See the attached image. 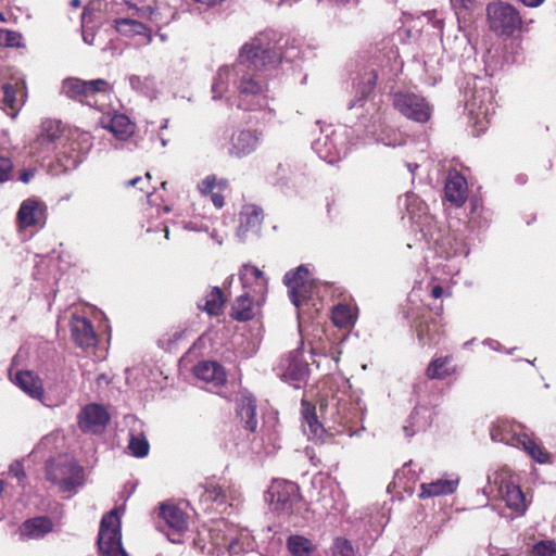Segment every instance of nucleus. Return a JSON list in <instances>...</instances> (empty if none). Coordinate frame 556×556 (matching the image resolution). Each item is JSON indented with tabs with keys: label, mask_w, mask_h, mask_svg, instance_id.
<instances>
[{
	"label": "nucleus",
	"mask_w": 556,
	"mask_h": 556,
	"mask_svg": "<svg viewBox=\"0 0 556 556\" xmlns=\"http://www.w3.org/2000/svg\"><path fill=\"white\" fill-rule=\"evenodd\" d=\"M281 39L280 33L269 28L245 42L237 62L230 67H220L214 77L213 100L220 99L232 86L237 93V108L253 113L257 124H270L276 117V111L269 105L267 71L282 60H291L296 55L282 52Z\"/></svg>",
	"instance_id": "1"
},
{
	"label": "nucleus",
	"mask_w": 556,
	"mask_h": 556,
	"mask_svg": "<svg viewBox=\"0 0 556 556\" xmlns=\"http://www.w3.org/2000/svg\"><path fill=\"white\" fill-rule=\"evenodd\" d=\"M403 68L397 49L384 47L374 54L371 63L354 83L356 98L348 105L345 123L320 128L312 142L313 151L328 164L343 160L352 147L371 140L377 131L374 113H370L368 97L379 80H393Z\"/></svg>",
	"instance_id": "2"
},
{
	"label": "nucleus",
	"mask_w": 556,
	"mask_h": 556,
	"mask_svg": "<svg viewBox=\"0 0 556 556\" xmlns=\"http://www.w3.org/2000/svg\"><path fill=\"white\" fill-rule=\"evenodd\" d=\"M419 218L421 239L438 258L435 266L441 267L445 275L458 274L463 261L470 252L465 240L456 233L443 229L438 220L430 215Z\"/></svg>",
	"instance_id": "3"
},
{
	"label": "nucleus",
	"mask_w": 556,
	"mask_h": 556,
	"mask_svg": "<svg viewBox=\"0 0 556 556\" xmlns=\"http://www.w3.org/2000/svg\"><path fill=\"white\" fill-rule=\"evenodd\" d=\"M264 501L271 511L286 517L290 525L295 527L302 525L303 517L301 514L305 504L296 483L274 479L264 492Z\"/></svg>",
	"instance_id": "4"
},
{
	"label": "nucleus",
	"mask_w": 556,
	"mask_h": 556,
	"mask_svg": "<svg viewBox=\"0 0 556 556\" xmlns=\"http://www.w3.org/2000/svg\"><path fill=\"white\" fill-rule=\"evenodd\" d=\"M465 108L470 115L488 117L494 112L492 81L486 76L469 75L460 87Z\"/></svg>",
	"instance_id": "5"
},
{
	"label": "nucleus",
	"mask_w": 556,
	"mask_h": 556,
	"mask_svg": "<svg viewBox=\"0 0 556 556\" xmlns=\"http://www.w3.org/2000/svg\"><path fill=\"white\" fill-rule=\"evenodd\" d=\"M430 389L428 380L415 383L414 393L417 396V404L409 416L408 425L403 426L405 437L410 438L418 431H424L431 426L437 415L435 407L440 403V394L435 393L426 397Z\"/></svg>",
	"instance_id": "6"
},
{
	"label": "nucleus",
	"mask_w": 556,
	"mask_h": 556,
	"mask_svg": "<svg viewBox=\"0 0 556 556\" xmlns=\"http://www.w3.org/2000/svg\"><path fill=\"white\" fill-rule=\"evenodd\" d=\"M46 478L58 485L63 492H72L84 483V468L79 463L67 456L60 455L46 463Z\"/></svg>",
	"instance_id": "7"
},
{
	"label": "nucleus",
	"mask_w": 556,
	"mask_h": 556,
	"mask_svg": "<svg viewBox=\"0 0 556 556\" xmlns=\"http://www.w3.org/2000/svg\"><path fill=\"white\" fill-rule=\"evenodd\" d=\"M92 148V137L88 132H74L60 141L55 159L64 172L76 169Z\"/></svg>",
	"instance_id": "8"
},
{
	"label": "nucleus",
	"mask_w": 556,
	"mask_h": 556,
	"mask_svg": "<svg viewBox=\"0 0 556 556\" xmlns=\"http://www.w3.org/2000/svg\"><path fill=\"white\" fill-rule=\"evenodd\" d=\"M486 20L490 29L501 37H511L522 26L519 11L514 5L500 0L486 5Z\"/></svg>",
	"instance_id": "9"
},
{
	"label": "nucleus",
	"mask_w": 556,
	"mask_h": 556,
	"mask_svg": "<svg viewBox=\"0 0 556 556\" xmlns=\"http://www.w3.org/2000/svg\"><path fill=\"white\" fill-rule=\"evenodd\" d=\"M283 283L288 288V296L298 309V317L301 319L303 306L313 300V285L308 265L301 264L296 268L287 271L283 276Z\"/></svg>",
	"instance_id": "10"
},
{
	"label": "nucleus",
	"mask_w": 556,
	"mask_h": 556,
	"mask_svg": "<svg viewBox=\"0 0 556 556\" xmlns=\"http://www.w3.org/2000/svg\"><path fill=\"white\" fill-rule=\"evenodd\" d=\"M97 544L101 556H128L122 544V523L115 509L102 517Z\"/></svg>",
	"instance_id": "11"
},
{
	"label": "nucleus",
	"mask_w": 556,
	"mask_h": 556,
	"mask_svg": "<svg viewBox=\"0 0 556 556\" xmlns=\"http://www.w3.org/2000/svg\"><path fill=\"white\" fill-rule=\"evenodd\" d=\"M112 87L109 81L102 78L83 80L80 78L68 77L63 80L61 92L68 99L80 102L81 104L94 108L97 105L96 97L99 93H109Z\"/></svg>",
	"instance_id": "12"
},
{
	"label": "nucleus",
	"mask_w": 556,
	"mask_h": 556,
	"mask_svg": "<svg viewBox=\"0 0 556 556\" xmlns=\"http://www.w3.org/2000/svg\"><path fill=\"white\" fill-rule=\"evenodd\" d=\"M394 109L404 117L419 123H427L432 115V105L428 100L410 90H399L392 94Z\"/></svg>",
	"instance_id": "13"
},
{
	"label": "nucleus",
	"mask_w": 556,
	"mask_h": 556,
	"mask_svg": "<svg viewBox=\"0 0 556 556\" xmlns=\"http://www.w3.org/2000/svg\"><path fill=\"white\" fill-rule=\"evenodd\" d=\"M200 501L206 505V509L226 513L228 507L231 508L240 503V494L235 486L226 490L215 482H207L202 486Z\"/></svg>",
	"instance_id": "14"
},
{
	"label": "nucleus",
	"mask_w": 556,
	"mask_h": 556,
	"mask_svg": "<svg viewBox=\"0 0 556 556\" xmlns=\"http://www.w3.org/2000/svg\"><path fill=\"white\" fill-rule=\"evenodd\" d=\"M280 377L294 389L302 388L309 376V366L303 352L294 350L280 361Z\"/></svg>",
	"instance_id": "15"
},
{
	"label": "nucleus",
	"mask_w": 556,
	"mask_h": 556,
	"mask_svg": "<svg viewBox=\"0 0 556 556\" xmlns=\"http://www.w3.org/2000/svg\"><path fill=\"white\" fill-rule=\"evenodd\" d=\"M62 139L60 125L55 121L47 119L41 124L40 134L30 146L31 153L39 159H47L56 152Z\"/></svg>",
	"instance_id": "16"
},
{
	"label": "nucleus",
	"mask_w": 556,
	"mask_h": 556,
	"mask_svg": "<svg viewBox=\"0 0 556 556\" xmlns=\"http://www.w3.org/2000/svg\"><path fill=\"white\" fill-rule=\"evenodd\" d=\"M264 134L260 129H238L229 139L228 154L242 159L252 154L261 146Z\"/></svg>",
	"instance_id": "17"
},
{
	"label": "nucleus",
	"mask_w": 556,
	"mask_h": 556,
	"mask_svg": "<svg viewBox=\"0 0 556 556\" xmlns=\"http://www.w3.org/2000/svg\"><path fill=\"white\" fill-rule=\"evenodd\" d=\"M263 210L256 205H245L239 214L237 237L241 242L258 239L261 235Z\"/></svg>",
	"instance_id": "18"
},
{
	"label": "nucleus",
	"mask_w": 556,
	"mask_h": 556,
	"mask_svg": "<svg viewBox=\"0 0 556 556\" xmlns=\"http://www.w3.org/2000/svg\"><path fill=\"white\" fill-rule=\"evenodd\" d=\"M110 419V414L103 405L89 403L78 414V427L83 432L100 433Z\"/></svg>",
	"instance_id": "19"
},
{
	"label": "nucleus",
	"mask_w": 556,
	"mask_h": 556,
	"mask_svg": "<svg viewBox=\"0 0 556 556\" xmlns=\"http://www.w3.org/2000/svg\"><path fill=\"white\" fill-rule=\"evenodd\" d=\"M47 214V205L38 198L25 199L16 213V220L20 228L26 229L35 226H43Z\"/></svg>",
	"instance_id": "20"
},
{
	"label": "nucleus",
	"mask_w": 556,
	"mask_h": 556,
	"mask_svg": "<svg viewBox=\"0 0 556 556\" xmlns=\"http://www.w3.org/2000/svg\"><path fill=\"white\" fill-rule=\"evenodd\" d=\"M522 429L521 424L508 419H498L491 425L490 437L494 442L519 447V439L525 435Z\"/></svg>",
	"instance_id": "21"
},
{
	"label": "nucleus",
	"mask_w": 556,
	"mask_h": 556,
	"mask_svg": "<svg viewBox=\"0 0 556 556\" xmlns=\"http://www.w3.org/2000/svg\"><path fill=\"white\" fill-rule=\"evenodd\" d=\"M160 516L169 529V532L167 533L169 541L173 543H179V538L175 536H180V534L188 528L186 514L176 505L161 504Z\"/></svg>",
	"instance_id": "22"
},
{
	"label": "nucleus",
	"mask_w": 556,
	"mask_h": 556,
	"mask_svg": "<svg viewBox=\"0 0 556 556\" xmlns=\"http://www.w3.org/2000/svg\"><path fill=\"white\" fill-rule=\"evenodd\" d=\"M426 314L425 309L421 314L410 309L407 312V318L410 320V326L415 329L418 340L422 344H431L437 341L439 327L437 321L433 318H428Z\"/></svg>",
	"instance_id": "23"
},
{
	"label": "nucleus",
	"mask_w": 556,
	"mask_h": 556,
	"mask_svg": "<svg viewBox=\"0 0 556 556\" xmlns=\"http://www.w3.org/2000/svg\"><path fill=\"white\" fill-rule=\"evenodd\" d=\"M459 481V476L452 473L431 482L421 483L418 496L419 498L425 500L429 497L451 495L456 492Z\"/></svg>",
	"instance_id": "24"
},
{
	"label": "nucleus",
	"mask_w": 556,
	"mask_h": 556,
	"mask_svg": "<svg viewBox=\"0 0 556 556\" xmlns=\"http://www.w3.org/2000/svg\"><path fill=\"white\" fill-rule=\"evenodd\" d=\"M236 413L244 429L255 432L257 429L256 400L250 392L243 391L237 396Z\"/></svg>",
	"instance_id": "25"
},
{
	"label": "nucleus",
	"mask_w": 556,
	"mask_h": 556,
	"mask_svg": "<svg viewBox=\"0 0 556 556\" xmlns=\"http://www.w3.org/2000/svg\"><path fill=\"white\" fill-rule=\"evenodd\" d=\"M70 326L72 339L77 346L88 349L97 344L96 332L88 318L75 315L72 317Z\"/></svg>",
	"instance_id": "26"
},
{
	"label": "nucleus",
	"mask_w": 556,
	"mask_h": 556,
	"mask_svg": "<svg viewBox=\"0 0 556 556\" xmlns=\"http://www.w3.org/2000/svg\"><path fill=\"white\" fill-rule=\"evenodd\" d=\"M501 492L507 508L513 510L516 516L520 517L526 514L529 503L518 484L513 481H504L501 485Z\"/></svg>",
	"instance_id": "27"
},
{
	"label": "nucleus",
	"mask_w": 556,
	"mask_h": 556,
	"mask_svg": "<svg viewBox=\"0 0 556 556\" xmlns=\"http://www.w3.org/2000/svg\"><path fill=\"white\" fill-rule=\"evenodd\" d=\"M14 383L31 399L40 401L43 405L50 406L45 402V391L41 379L30 370H21L15 374Z\"/></svg>",
	"instance_id": "28"
},
{
	"label": "nucleus",
	"mask_w": 556,
	"mask_h": 556,
	"mask_svg": "<svg viewBox=\"0 0 556 556\" xmlns=\"http://www.w3.org/2000/svg\"><path fill=\"white\" fill-rule=\"evenodd\" d=\"M2 103L5 109L17 112L25 103L27 92L25 81L22 79L5 81L1 86Z\"/></svg>",
	"instance_id": "29"
},
{
	"label": "nucleus",
	"mask_w": 556,
	"mask_h": 556,
	"mask_svg": "<svg viewBox=\"0 0 556 556\" xmlns=\"http://www.w3.org/2000/svg\"><path fill=\"white\" fill-rule=\"evenodd\" d=\"M445 199L455 206H462L467 199V181L457 172L450 173L444 188Z\"/></svg>",
	"instance_id": "30"
},
{
	"label": "nucleus",
	"mask_w": 556,
	"mask_h": 556,
	"mask_svg": "<svg viewBox=\"0 0 556 556\" xmlns=\"http://www.w3.org/2000/svg\"><path fill=\"white\" fill-rule=\"evenodd\" d=\"M492 218V210L485 207L480 199H470V215L468 226L471 229V231H485L490 227Z\"/></svg>",
	"instance_id": "31"
},
{
	"label": "nucleus",
	"mask_w": 556,
	"mask_h": 556,
	"mask_svg": "<svg viewBox=\"0 0 556 556\" xmlns=\"http://www.w3.org/2000/svg\"><path fill=\"white\" fill-rule=\"evenodd\" d=\"M53 530V522L48 516H37L26 519L21 528V536L28 540H38Z\"/></svg>",
	"instance_id": "32"
},
{
	"label": "nucleus",
	"mask_w": 556,
	"mask_h": 556,
	"mask_svg": "<svg viewBox=\"0 0 556 556\" xmlns=\"http://www.w3.org/2000/svg\"><path fill=\"white\" fill-rule=\"evenodd\" d=\"M194 375L198 379L215 387L223 386L227 378L223 366L214 361H203L194 366Z\"/></svg>",
	"instance_id": "33"
},
{
	"label": "nucleus",
	"mask_w": 556,
	"mask_h": 556,
	"mask_svg": "<svg viewBox=\"0 0 556 556\" xmlns=\"http://www.w3.org/2000/svg\"><path fill=\"white\" fill-rule=\"evenodd\" d=\"M303 430L309 439H321L325 432L323 425L318 421L315 406L302 401Z\"/></svg>",
	"instance_id": "34"
},
{
	"label": "nucleus",
	"mask_w": 556,
	"mask_h": 556,
	"mask_svg": "<svg viewBox=\"0 0 556 556\" xmlns=\"http://www.w3.org/2000/svg\"><path fill=\"white\" fill-rule=\"evenodd\" d=\"M111 131L118 140L128 139L135 131V125L125 114L115 113L111 116L108 123L103 126Z\"/></svg>",
	"instance_id": "35"
},
{
	"label": "nucleus",
	"mask_w": 556,
	"mask_h": 556,
	"mask_svg": "<svg viewBox=\"0 0 556 556\" xmlns=\"http://www.w3.org/2000/svg\"><path fill=\"white\" fill-rule=\"evenodd\" d=\"M239 279L244 289H258V291H262L267 285V279L264 273L260 268L252 265L242 266L239 274Z\"/></svg>",
	"instance_id": "36"
},
{
	"label": "nucleus",
	"mask_w": 556,
	"mask_h": 556,
	"mask_svg": "<svg viewBox=\"0 0 556 556\" xmlns=\"http://www.w3.org/2000/svg\"><path fill=\"white\" fill-rule=\"evenodd\" d=\"M114 28L124 36L141 35L147 37L148 42L152 41L151 30L141 22L127 17L114 20Z\"/></svg>",
	"instance_id": "37"
},
{
	"label": "nucleus",
	"mask_w": 556,
	"mask_h": 556,
	"mask_svg": "<svg viewBox=\"0 0 556 556\" xmlns=\"http://www.w3.org/2000/svg\"><path fill=\"white\" fill-rule=\"evenodd\" d=\"M338 422L344 426L355 425L364 418V412L359 402H339L338 405Z\"/></svg>",
	"instance_id": "38"
},
{
	"label": "nucleus",
	"mask_w": 556,
	"mask_h": 556,
	"mask_svg": "<svg viewBox=\"0 0 556 556\" xmlns=\"http://www.w3.org/2000/svg\"><path fill=\"white\" fill-rule=\"evenodd\" d=\"M287 547L292 556H312L316 549L309 539L299 534L290 535L287 539Z\"/></svg>",
	"instance_id": "39"
},
{
	"label": "nucleus",
	"mask_w": 556,
	"mask_h": 556,
	"mask_svg": "<svg viewBox=\"0 0 556 556\" xmlns=\"http://www.w3.org/2000/svg\"><path fill=\"white\" fill-rule=\"evenodd\" d=\"M519 448H522L534 462L546 464L549 462V454L527 433L519 439Z\"/></svg>",
	"instance_id": "40"
},
{
	"label": "nucleus",
	"mask_w": 556,
	"mask_h": 556,
	"mask_svg": "<svg viewBox=\"0 0 556 556\" xmlns=\"http://www.w3.org/2000/svg\"><path fill=\"white\" fill-rule=\"evenodd\" d=\"M451 361L452 357L447 355L432 359L426 370L428 379H444L448 377L453 372Z\"/></svg>",
	"instance_id": "41"
},
{
	"label": "nucleus",
	"mask_w": 556,
	"mask_h": 556,
	"mask_svg": "<svg viewBox=\"0 0 556 556\" xmlns=\"http://www.w3.org/2000/svg\"><path fill=\"white\" fill-rule=\"evenodd\" d=\"M254 316L252 300L247 293L237 298L231 307V317L238 321L251 320Z\"/></svg>",
	"instance_id": "42"
},
{
	"label": "nucleus",
	"mask_w": 556,
	"mask_h": 556,
	"mask_svg": "<svg viewBox=\"0 0 556 556\" xmlns=\"http://www.w3.org/2000/svg\"><path fill=\"white\" fill-rule=\"evenodd\" d=\"M127 448L129 454L136 458H143L148 456L150 451V444L143 433H129V442Z\"/></svg>",
	"instance_id": "43"
},
{
	"label": "nucleus",
	"mask_w": 556,
	"mask_h": 556,
	"mask_svg": "<svg viewBox=\"0 0 556 556\" xmlns=\"http://www.w3.org/2000/svg\"><path fill=\"white\" fill-rule=\"evenodd\" d=\"M224 302L225 300L222 289L219 287H214L206 295L204 305L199 303L198 306L208 315H218Z\"/></svg>",
	"instance_id": "44"
},
{
	"label": "nucleus",
	"mask_w": 556,
	"mask_h": 556,
	"mask_svg": "<svg viewBox=\"0 0 556 556\" xmlns=\"http://www.w3.org/2000/svg\"><path fill=\"white\" fill-rule=\"evenodd\" d=\"M340 492L334 491L332 485H325L319 492L318 502L321 503L323 508L326 511L340 510L341 505L339 503Z\"/></svg>",
	"instance_id": "45"
},
{
	"label": "nucleus",
	"mask_w": 556,
	"mask_h": 556,
	"mask_svg": "<svg viewBox=\"0 0 556 556\" xmlns=\"http://www.w3.org/2000/svg\"><path fill=\"white\" fill-rule=\"evenodd\" d=\"M129 85L132 90L146 97H152L155 90V83L152 77H141L138 75H130L128 77Z\"/></svg>",
	"instance_id": "46"
},
{
	"label": "nucleus",
	"mask_w": 556,
	"mask_h": 556,
	"mask_svg": "<svg viewBox=\"0 0 556 556\" xmlns=\"http://www.w3.org/2000/svg\"><path fill=\"white\" fill-rule=\"evenodd\" d=\"M332 321L336 326L345 328L354 323V314L346 304H338L332 308Z\"/></svg>",
	"instance_id": "47"
},
{
	"label": "nucleus",
	"mask_w": 556,
	"mask_h": 556,
	"mask_svg": "<svg viewBox=\"0 0 556 556\" xmlns=\"http://www.w3.org/2000/svg\"><path fill=\"white\" fill-rule=\"evenodd\" d=\"M331 554L332 556H357V549L350 540L338 536L331 545Z\"/></svg>",
	"instance_id": "48"
},
{
	"label": "nucleus",
	"mask_w": 556,
	"mask_h": 556,
	"mask_svg": "<svg viewBox=\"0 0 556 556\" xmlns=\"http://www.w3.org/2000/svg\"><path fill=\"white\" fill-rule=\"evenodd\" d=\"M175 17V12L166 4H156L154 14L150 22L154 23L157 27L169 24Z\"/></svg>",
	"instance_id": "49"
},
{
	"label": "nucleus",
	"mask_w": 556,
	"mask_h": 556,
	"mask_svg": "<svg viewBox=\"0 0 556 556\" xmlns=\"http://www.w3.org/2000/svg\"><path fill=\"white\" fill-rule=\"evenodd\" d=\"M262 433H263V441L266 444L265 446V454H271L274 451L280 447L279 445V433L278 431L273 427H268L264 425L262 427Z\"/></svg>",
	"instance_id": "50"
},
{
	"label": "nucleus",
	"mask_w": 556,
	"mask_h": 556,
	"mask_svg": "<svg viewBox=\"0 0 556 556\" xmlns=\"http://www.w3.org/2000/svg\"><path fill=\"white\" fill-rule=\"evenodd\" d=\"M65 364L60 359L53 365L52 368H47L45 371L46 380L54 386L63 383L65 381Z\"/></svg>",
	"instance_id": "51"
},
{
	"label": "nucleus",
	"mask_w": 556,
	"mask_h": 556,
	"mask_svg": "<svg viewBox=\"0 0 556 556\" xmlns=\"http://www.w3.org/2000/svg\"><path fill=\"white\" fill-rule=\"evenodd\" d=\"M0 45L8 48L23 47V36L21 33L9 29L0 30Z\"/></svg>",
	"instance_id": "52"
},
{
	"label": "nucleus",
	"mask_w": 556,
	"mask_h": 556,
	"mask_svg": "<svg viewBox=\"0 0 556 556\" xmlns=\"http://www.w3.org/2000/svg\"><path fill=\"white\" fill-rule=\"evenodd\" d=\"M531 556H556V542L542 540L533 545Z\"/></svg>",
	"instance_id": "53"
},
{
	"label": "nucleus",
	"mask_w": 556,
	"mask_h": 556,
	"mask_svg": "<svg viewBox=\"0 0 556 556\" xmlns=\"http://www.w3.org/2000/svg\"><path fill=\"white\" fill-rule=\"evenodd\" d=\"M13 163L10 157L0 155V184L11 180Z\"/></svg>",
	"instance_id": "54"
},
{
	"label": "nucleus",
	"mask_w": 556,
	"mask_h": 556,
	"mask_svg": "<svg viewBox=\"0 0 556 556\" xmlns=\"http://www.w3.org/2000/svg\"><path fill=\"white\" fill-rule=\"evenodd\" d=\"M151 179L150 173H146L144 178L135 177L126 182V187H136L139 190L143 191L147 195H151L152 191L146 188V184Z\"/></svg>",
	"instance_id": "55"
},
{
	"label": "nucleus",
	"mask_w": 556,
	"mask_h": 556,
	"mask_svg": "<svg viewBox=\"0 0 556 556\" xmlns=\"http://www.w3.org/2000/svg\"><path fill=\"white\" fill-rule=\"evenodd\" d=\"M215 185L216 177L214 175H210L201 181L199 185V190L202 194H211L214 192Z\"/></svg>",
	"instance_id": "56"
},
{
	"label": "nucleus",
	"mask_w": 556,
	"mask_h": 556,
	"mask_svg": "<svg viewBox=\"0 0 556 556\" xmlns=\"http://www.w3.org/2000/svg\"><path fill=\"white\" fill-rule=\"evenodd\" d=\"M482 344L485 345V346H489L493 351L501 352V353H506L508 355L513 354L514 351L516 350V348L506 349L497 340H494V339H491V338L484 339L482 341Z\"/></svg>",
	"instance_id": "57"
},
{
	"label": "nucleus",
	"mask_w": 556,
	"mask_h": 556,
	"mask_svg": "<svg viewBox=\"0 0 556 556\" xmlns=\"http://www.w3.org/2000/svg\"><path fill=\"white\" fill-rule=\"evenodd\" d=\"M94 12H96V10H94L92 3H88L84 7L81 15H80L81 26H84V25L87 26L89 23L92 22Z\"/></svg>",
	"instance_id": "58"
},
{
	"label": "nucleus",
	"mask_w": 556,
	"mask_h": 556,
	"mask_svg": "<svg viewBox=\"0 0 556 556\" xmlns=\"http://www.w3.org/2000/svg\"><path fill=\"white\" fill-rule=\"evenodd\" d=\"M81 37L86 45L92 46L94 43L96 33L92 28L84 25L81 26Z\"/></svg>",
	"instance_id": "59"
},
{
	"label": "nucleus",
	"mask_w": 556,
	"mask_h": 556,
	"mask_svg": "<svg viewBox=\"0 0 556 556\" xmlns=\"http://www.w3.org/2000/svg\"><path fill=\"white\" fill-rule=\"evenodd\" d=\"M36 168H24L20 172L18 180H21L23 184H28L36 176Z\"/></svg>",
	"instance_id": "60"
},
{
	"label": "nucleus",
	"mask_w": 556,
	"mask_h": 556,
	"mask_svg": "<svg viewBox=\"0 0 556 556\" xmlns=\"http://www.w3.org/2000/svg\"><path fill=\"white\" fill-rule=\"evenodd\" d=\"M380 141L384 144V146H388V147H397V146H402L404 143V140L402 138L401 135H397V134H394V138L391 139V138H381Z\"/></svg>",
	"instance_id": "61"
},
{
	"label": "nucleus",
	"mask_w": 556,
	"mask_h": 556,
	"mask_svg": "<svg viewBox=\"0 0 556 556\" xmlns=\"http://www.w3.org/2000/svg\"><path fill=\"white\" fill-rule=\"evenodd\" d=\"M184 229L195 232L207 231L206 226H203L202 224L200 225L197 222H185Z\"/></svg>",
	"instance_id": "62"
},
{
	"label": "nucleus",
	"mask_w": 556,
	"mask_h": 556,
	"mask_svg": "<svg viewBox=\"0 0 556 556\" xmlns=\"http://www.w3.org/2000/svg\"><path fill=\"white\" fill-rule=\"evenodd\" d=\"M452 8L457 12L458 10L469 9L473 0H450Z\"/></svg>",
	"instance_id": "63"
},
{
	"label": "nucleus",
	"mask_w": 556,
	"mask_h": 556,
	"mask_svg": "<svg viewBox=\"0 0 556 556\" xmlns=\"http://www.w3.org/2000/svg\"><path fill=\"white\" fill-rule=\"evenodd\" d=\"M154 10H155V5L154 7H152V5H144V7L140 8L139 16L140 17H144V18L151 21L152 15L154 14Z\"/></svg>",
	"instance_id": "64"
}]
</instances>
